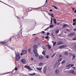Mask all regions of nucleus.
<instances>
[{
  "label": "nucleus",
  "mask_w": 76,
  "mask_h": 76,
  "mask_svg": "<svg viewBox=\"0 0 76 76\" xmlns=\"http://www.w3.org/2000/svg\"><path fill=\"white\" fill-rule=\"evenodd\" d=\"M74 12H75V13H76V10H75L74 11Z\"/></svg>",
  "instance_id": "nucleus-59"
},
{
  "label": "nucleus",
  "mask_w": 76,
  "mask_h": 76,
  "mask_svg": "<svg viewBox=\"0 0 76 76\" xmlns=\"http://www.w3.org/2000/svg\"><path fill=\"white\" fill-rule=\"evenodd\" d=\"M42 32L43 33V34H44V33H45V32L44 31H42Z\"/></svg>",
  "instance_id": "nucleus-53"
},
{
  "label": "nucleus",
  "mask_w": 76,
  "mask_h": 76,
  "mask_svg": "<svg viewBox=\"0 0 76 76\" xmlns=\"http://www.w3.org/2000/svg\"><path fill=\"white\" fill-rule=\"evenodd\" d=\"M25 53H26H26H27V50H25Z\"/></svg>",
  "instance_id": "nucleus-49"
},
{
  "label": "nucleus",
  "mask_w": 76,
  "mask_h": 76,
  "mask_svg": "<svg viewBox=\"0 0 76 76\" xmlns=\"http://www.w3.org/2000/svg\"><path fill=\"white\" fill-rule=\"evenodd\" d=\"M28 75H30V76H33L34 75H36V74L35 73H34L33 74H29Z\"/></svg>",
  "instance_id": "nucleus-12"
},
{
  "label": "nucleus",
  "mask_w": 76,
  "mask_h": 76,
  "mask_svg": "<svg viewBox=\"0 0 76 76\" xmlns=\"http://www.w3.org/2000/svg\"><path fill=\"white\" fill-rule=\"evenodd\" d=\"M36 35V34H33L32 35L33 36H34V35Z\"/></svg>",
  "instance_id": "nucleus-61"
},
{
  "label": "nucleus",
  "mask_w": 76,
  "mask_h": 76,
  "mask_svg": "<svg viewBox=\"0 0 76 76\" xmlns=\"http://www.w3.org/2000/svg\"><path fill=\"white\" fill-rule=\"evenodd\" d=\"M24 67L25 68H26V69H27L28 70H30L31 69V67L29 66H28L27 65H25L24 66Z\"/></svg>",
  "instance_id": "nucleus-5"
},
{
  "label": "nucleus",
  "mask_w": 76,
  "mask_h": 76,
  "mask_svg": "<svg viewBox=\"0 0 76 76\" xmlns=\"http://www.w3.org/2000/svg\"><path fill=\"white\" fill-rule=\"evenodd\" d=\"M73 57L72 58V60H74V58H75V56L73 55Z\"/></svg>",
  "instance_id": "nucleus-30"
},
{
  "label": "nucleus",
  "mask_w": 76,
  "mask_h": 76,
  "mask_svg": "<svg viewBox=\"0 0 76 76\" xmlns=\"http://www.w3.org/2000/svg\"><path fill=\"white\" fill-rule=\"evenodd\" d=\"M73 25H76V23H73Z\"/></svg>",
  "instance_id": "nucleus-52"
},
{
  "label": "nucleus",
  "mask_w": 76,
  "mask_h": 76,
  "mask_svg": "<svg viewBox=\"0 0 76 76\" xmlns=\"http://www.w3.org/2000/svg\"><path fill=\"white\" fill-rule=\"evenodd\" d=\"M61 60H62V58H60L58 59V61H61Z\"/></svg>",
  "instance_id": "nucleus-25"
},
{
  "label": "nucleus",
  "mask_w": 76,
  "mask_h": 76,
  "mask_svg": "<svg viewBox=\"0 0 76 76\" xmlns=\"http://www.w3.org/2000/svg\"><path fill=\"white\" fill-rule=\"evenodd\" d=\"M46 70H47V69H46V68H44L43 70V73H45V72H46Z\"/></svg>",
  "instance_id": "nucleus-14"
},
{
  "label": "nucleus",
  "mask_w": 76,
  "mask_h": 76,
  "mask_svg": "<svg viewBox=\"0 0 76 76\" xmlns=\"http://www.w3.org/2000/svg\"><path fill=\"white\" fill-rule=\"evenodd\" d=\"M63 47H64V45L60 46L59 47V48H62Z\"/></svg>",
  "instance_id": "nucleus-19"
},
{
  "label": "nucleus",
  "mask_w": 76,
  "mask_h": 76,
  "mask_svg": "<svg viewBox=\"0 0 76 76\" xmlns=\"http://www.w3.org/2000/svg\"><path fill=\"white\" fill-rule=\"evenodd\" d=\"M75 35V33H71L69 34V36H72V35Z\"/></svg>",
  "instance_id": "nucleus-9"
},
{
  "label": "nucleus",
  "mask_w": 76,
  "mask_h": 76,
  "mask_svg": "<svg viewBox=\"0 0 76 76\" xmlns=\"http://www.w3.org/2000/svg\"><path fill=\"white\" fill-rule=\"evenodd\" d=\"M68 26V25H67V24H64L63 25V27H64H64H66V26Z\"/></svg>",
  "instance_id": "nucleus-26"
},
{
  "label": "nucleus",
  "mask_w": 76,
  "mask_h": 76,
  "mask_svg": "<svg viewBox=\"0 0 76 76\" xmlns=\"http://www.w3.org/2000/svg\"><path fill=\"white\" fill-rule=\"evenodd\" d=\"M48 1V0H46L45 2L46 3H47Z\"/></svg>",
  "instance_id": "nucleus-58"
},
{
  "label": "nucleus",
  "mask_w": 76,
  "mask_h": 76,
  "mask_svg": "<svg viewBox=\"0 0 76 76\" xmlns=\"http://www.w3.org/2000/svg\"><path fill=\"white\" fill-rule=\"evenodd\" d=\"M20 55H21V56H22V55H23V53H20Z\"/></svg>",
  "instance_id": "nucleus-57"
},
{
  "label": "nucleus",
  "mask_w": 76,
  "mask_h": 76,
  "mask_svg": "<svg viewBox=\"0 0 76 76\" xmlns=\"http://www.w3.org/2000/svg\"><path fill=\"white\" fill-rule=\"evenodd\" d=\"M21 62L23 64H25L26 63V61L24 59H21Z\"/></svg>",
  "instance_id": "nucleus-4"
},
{
  "label": "nucleus",
  "mask_w": 76,
  "mask_h": 76,
  "mask_svg": "<svg viewBox=\"0 0 76 76\" xmlns=\"http://www.w3.org/2000/svg\"><path fill=\"white\" fill-rule=\"evenodd\" d=\"M54 25H51L50 26V28H54Z\"/></svg>",
  "instance_id": "nucleus-22"
},
{
  "label": "nucleus",
  "mask_w": 76,
  "mask_h": 76,
  "mask_svg": "<svg viewBox=\"0 0 76 76\" xmlns=\"http://www.w3.org/2000/svg\"><path fill=\"white\" fill-rule=\"evenodd\" d=\"M68 55V53H67V52H66L65 53H64V55L65 56H67Z\"/></svg>",
  "instance_id": "nucleus-20"
},
{
  "label": "nucleus",
  "mask_w": 76,
  "mask_h": 76,
  "mask_svg": "<svg viewBox=\"0 0 76 76\" xmlns=\"http://www.w3.org/2000/svg\"><path fill=\"white\" fill-rule=\"evenodd\" d=\"M48 48L49 50H50V49H51V46L50 45H48Z\"/></svg>",
  "instance_id": "nucleus-16"
},
{
  "label": "nucleus",
  "mask_w": 76,
  "mask_h": 76,
  "mask_svg": "<svg viewBox=\"0 0 76 76\" xmlns=\"http://www.w3.org/2000/svg\"><path fill=\"white\" fill-rule=\"evenodd\" d=\"M51 13H49V15H50H50H51Z\"/></svg>",
  "instance_id": "nucleus-64"
},
{
  "label": "nucleus",
  "mask_w": 76,
  "mask_h": 76,
  "mask_svg": "<svg viewBox=\"0 0 76 76\" xmlns=\"http://www.w3.org/2000/svg\"><path fill=\"white\" fill-rule=\"evenodd\" d=\"M55 73L56 75H58V74L59 73V70L56 69L55 71Z\"/></svg>",
  "instance_id": "nucleus-6"
},
{
  "label": "nucleus",
  "mask_w": 76,
  "mask_h": 76,
  "mask_svg": "<svg viewBox=\"0 0 76 76\" xmlns=\"http://www.w3.org/2000/svg\"><path fill=\"white\" fill-rule=\"evenodd\" d=\"M14 69L15 70H18V68L15 67Z\"/></svg>",
  "instance_id": "nucleus-43"
},
{
  "label": "nucleus",
  "mask_w": 76,
  "mask_h": 76,
  "mask_svg": "<svg viewBox=\"0 0 76 76\" xmlns=\"http://www.w3.org/2000/svg\"><path fill=\"white\" fill-rule=\"evenodd\" d=\"M11 39H11H11H10V41H11Z\"/></svg>",
  "instance_id": "nucleus-63"
},
{
  "label": "nucleus",
  "mask_w": 76,
  "mask_h": 76,
  "mask_svg": "<svg viewBox=\"0 0 76 76\" xmlns=\"http://www.w3.org/2000/svg\"><path fill=\"white\" fill-rule=\"evenodd\" d=\"M72 40L73 41H75V40H76V38H74L72 39Z\"/></svg>",
  "instance_id": "nucleus-36"
},
{
  "label": "nucleus",
  "mask_w": 76,
  "mask_h": 76,
  "mask_svg": "<svg viewBox=\"0 0 76 76\" xmlns=\"http://www.w3.org/2000/svg\"><path fill=\"white\" fill-rule=\"evenodd\" d=\"M73 66H74V64H72L71 65V67H73Z\"/></svg>",
  "instance_id": "nucleus-51"
},
{
  "label": "nucleus",
  "mask_w": 76,
  "mask_h": 76,
  "mask_svg": "<svg viewBox=\"0 0 76 76\" xmlns=\"http://www.w3.org/2000/svg\"><path fill=\"white\" fill-rule=\"evenodd\" d=\"M51 35L52 36V37H54V35L53 34V33L51 34Z\"/></svg>",
  "instance_id": "nucleus-55"
},
{
  "label": "nucleus",
  "mask_w": 76,
  "mask_h": 76,
  "mask_svg": "<svg viewBox=\"0 0 76 76\" xmlns=\"http://www.w3.org/2000/svg\"><path fill=\"white\" fill-rule=\"evenodd\" d=\"M0 2H1L2 3H4V4H6L7 5H8V6H9V5H8L7 4L4 3V2H2V1H1L0 0Z\"/></svg>",
  "instance_id": "nucleus-35"
},
{
  "label": "nucleus",
  "mask_w": 76,
  "mask_h": 76,
  "mask_svg": "<svg viewBox=\"0 0 76 76\" xmlns=\"http://www.w3.org/2000/svg\"><path fill=\"white\" fill-rule=\"evenodd\" d=\"M64 63H65V60H64L61 63V64H64Z\"/></svg>",
  "instance_id": "nucleus-28"
},
{
  "label": "nucleus",
  "mask_w": 76,
  "mask_h": 76,
  "mask_svg": "<svg viewBox=\"0 0 76 76\" xmlns=\"http://www.w3.org/2000/svg\"><path fill=\"white\" fill-rule=\"evenodd\" d=\"M25 51V50H23L22 51V53H24Z\"/></svg>",
  "instance_id": "nucleus-38"
},
{
  "label": "nucleus",
  "mask_w": 76,
  "mask_h": 76,
  "mask_svg": "<svg viewBox=\"0 0 76 76\" xmlns=\"http://www.w3.org/2000/svg\"><path fill=\"white\" fill-rule=\"evenodd\" d=\"M39 60H41V61L43 60H44V57H43L41 55H40L39 56Z\"/></svg>",
  "instance_id": "nucleus-3"
},
{
  "label": "nucleus",
  "mask_w": 76,
  "mask_h": 76,
  "mask_svg": "<svg viewBox=\"0 0 76 76\" xmlns=\"http://www.w3.org/2000/svg\"><path fill=\"white\" fill-rule=\"evenodd\" d=\"M72 53H70V55H71V56H72Z\"/></svg>",
  "instance_id": "nucleus-62"
},
{
  "label": "nucleus",
  "mask_w": 76,
  "mask_h": 76,
  "mask_svg": "<svg viewBox=\"0 0 76 76\" xmlns=\"http://www.w3.org/2000/svg\"><path fill=\"white\" fill-rule=\"evenodd\" d=\"M28 53H31V48H29L28 50Z\"/></svg>",
  "instance_id": "nucleus-24"
},
{
  "label": "nucleus",
  "mask_w": 76,
  "mask_h": 76,
  "mask_svg": "<svg viewBox=\"0 0 76 76\" xmlns=\"http://www.w3.org/2000/svg\"><path fill=\"white\" fill-rule=\"evenodd\" d=\"M49 29V27H48L47 28L45 29V31H47V29Z\"/></svg>",
  "instance_id": "nucleus-41"
},
{
  "label": "nucleus",
  "mask_w": 76,
  "mask_h": 76,
  "mask_svg": "<svg viewBox=\"0 0 76 76\" xmlns=\"http://www.w3.org/2000/svg\"><path fill=\"white\" fill-rule=\"evenodd\" d=\"M69 73H72L73 75H75L76 72L73 70H71L68 71Z\"/></svg>",
  "instance_id": "nucleus-2"
},
{
  "label": "nucleus",
  "mask_w": 76,
  "mask_h": 76,
  "mask_svg": "<svg viewBox=\"0 0 76 76\" xmlns=\"http://www.w3.org/2000/svg\"><path fill=\"white\" fill-rule=\"evenodd\" d=\"M15 61H18L20 60V54H19L18 52L16 53L15 52Z\"/></svg>",
  "instance_id": "nucleus-1"
},
{
  "label": "nucleus",
  "mask_w": 76,
  "mask_h": 76,
  "mask_svg": "<svg viewBox=\"0 0 76 76\" xmlns=\"http://www.w3.org/2000/svg\"><path fill=\"white\" fill-rule=\"evenodd\" d=\"M31 61H33L34 60V58H31Z\"/></svg>",
  "instance_id": "nucleus-37"
},
{
  "label": "nucleus",
  "mask_w": 76,
  "mask_h": 76,
  "mask_svg": "<svg viewBox=\"0 0 76 76\" xmlns=\"http://www.w3.org/2000/svg\"><path fill=\"white\" fill-rule=\"evenodd\" d=\"M53 20H54L55 21H56V19L54 18L53 19Z\"/></svg>",
  "instance_id": "nucleus-54"
},
{
  "label": "nucleus",
  "mask_w": 76,
  "mask_h": 76,
  "mask_svg": "<svg viewBox=\"0 0 76 76\" xmlns=\"http://www.w3.org/2000/svg\"><path fill=\"white\" fill-rule=\"evenodd\" d=\"M42 54H43L44 56H45V50H43V52L42 53Z\"/></svg>",
  "instance_id": "nucleus-13"
},
{
  "label": "nucleus",
  "mask_w": 76,
  "mask_h": 76,
  "mask_svg": "<svg viewBox=\"0 0 76 76\" xmlns=\"http://www.w3.org/2000/svg\"><path fill=\"white\" fill-rule=\"evenodd\" d=\"M42 48L44 50H45V47L44 46H42Z\"/></svg>",
  "instance_id": "nucleus-29"
},
{
  "label": "nucleus",
  "mask_w": 76,
  "mask_h": 76,
  "mask_svg": "<svg viewBox=\"0 0 76 76\" xmlns=\"http://www.w3.org/2000/svg\"><path fill=\"white\" fill-rule=\"evenodd\" d=\"M70 65H71V64L68 65L67 66V67H69V66H70Z\"/></svg>",
  "instance_id": "nucleus-50"
},
{
  "label": "nucleus",
  "mask_w": 76,
  "mask_h": 76,
  "mask_svg": "<svg viewBox=\"0 0 76 76\" xmlns=\"http://www.w3.org/2000/svg\"><path fill=\"white\" fill-rule=\"evenodd\" d=\"M76 19H73V22H76Z\"/></svg>",
  "instance_id": "nucleus-32"
},
{
  "label": "nucleus",
  "mask_w": 76,
  "mask_h": 76,
  "mask_svg": "<svg viewBox=\"0 0 76 76\" xmlns=\"http://www.w3.org/2000/svg\"><path fill=\"white\" fill-rule=\"evenodd\" d=\"M48 38H49V36H47L45 37V39H48Z\"/></svg>",
  "instance_id": "nucleus-31"
},
{
  "label": "nucleus",
  "mask_w": 76,
  "mask_h": 76,
  "mask_svg": "<svg viewBox=\"0 0 76 76\" xmlns=\"http://www.w3.org/2000/svg\"><path fill=\"white\" fill-rule=\"evenodd\" d=\"M67 31H68V32H70V30L68 29H67Z\"/></svg>",
  "instance_id": "nucleus-44"
},
{
  "label": "nucleus",
  "mask_w": 76,
  "mask_h": 76,
  "mask_svg": "<svg viewBox=\"0 0 76 76\" xmlns=\"http://www.w3.org/2000/svg\"><path fill=\"white\" fill-rule=\"evenodd\" d=\"M50 16H51V17H52V18H54V14L53 13H51L50 15Z\"/></svg>",
  "instance_id": "nucleus-21"
},
{
  "label": "nucleus",
  "mask_w": 76,
  "mask_h": 76,
  "mask_svg": "<svg viewBox=\"0 0 76 76\" xmlns=\"http://www.w3.org/2000/svg\"><path fill=\"white\" fill-rule=\"evenodd\" d=\"M56 55V53H54V54L53 55V56H52L51 58H53Z\"/></svg>",
  "instance_id": "nucleus-34"
},
{
  "label": "nucleus",
  "mask_w": 76,
  "mask_h": 76,
  "mask_svg": "<svg viewBox=\"0 0 76 76\" xmlns=\"http://www.w3.org/2000/svg\"><path fill=\"white\" fill-rule=\"evenodd\" d=\"M38 47V46L37 45H34V46L33 47V48H34V49H35L37 48Z\"/></svg>",
  "instance_id": "nucleus-10"
},
{
  "label": "nucleus",
  "mask_w": 76,
  "mask_h": 76,
  "mask_svg": "<svg viewBox=\"0 0 76 76\" xmlns=\"http://www.w3.org/2000/svg\"><path fill=\"white\" fill-rule=\"evenodd\" d=\"M42 65H43V63L41 62L39 64V66H42Z\"/></svg>",
  "instance_id": "nucleus-18"
},
{
  "label": "nucleus",
  "mask_w": 76,
  "mask_h": 76,
  "mask_svg": "<svg viewBox=\"0 0 76 76\" xmlns=\"http://www.w3.org/2000/svg\"><path fill=\"white\" fill-rule=\"evenodd\" d=\"M53 22H54L55 24H56L57 23V22L55 21H53Z\"/></svg>",
  "instance_id": "nucleus-40"
},
{
  "label": "nucleus",
  "mask_w": 76,
  "mask_h": 76,
  "mask_svg": "<svg viewBox=\"0 0 76 76\" xmlns=\"http://www.w3.org/2000/svg\"><path fill=\"white\" fill-rule=\"evenodd\" d=\"M33 51L34 53V54L36 53H37V50H36L35 49H34Z\"/></svg>",
  "instance_id": "nucleus-11"
},
{
  "label": "nucleus",
  "mask_w": 76,
  "mask_h": 76,
  "mask_svg": "<svg viewBox=\"0 0 76 76\" xmlns=\"http://www.w3.org/2000/svg\"><path fill=\"white\" fill-rule=\"evenodd\" d=\"M37 69L39 70L40 72H41V70H42V68H37Z\"/></svg>",
  "instance_id": "nucleus-8"
},
{
  "label": "nucleus",
  "mask_w": 76,
  "mask_h": 76,
  "mask_svg": "<svg viewBox=\"0 0 76 76\" xmlns=\"http://www.w3.org/2000/svg\"><path fill=\"white\" fill-rule=\"evenodd\" d=\"M52 7H54V8H55V9H56V10L58 9V8H57V7H56V6H54L52 5Z\"/></svg>",
  "instance_id": "nucleus-15"
},
{
  "label": "nucleus",
  "mask_w": 76,
  "mask_h": 76,
  "mask_svg": "<svg viewBox=\"0 0 76 76\" xmlns=\"http://www.w3.org/2000/svg\"><path fill=\"white\" fill-rule=\"evenodd\" d=\"M52 11H53V10L50 9L49 10V12H52Z\"/></svg>",
  "instance_id": "nucleus-48"
},
{
  "label": "nucleus",
  "mask_w": 76,
  "mask_h": 76,
  "mask_svg": "<svg viewBox=\"0 0 76 76\" xmlns=\"http://www.w3.org/2000/svg\"><path fill=\"white\" fill-rule=\"evenodd\" d=\"M50 33L48 32V33H47V35H50Z\"/></svg>",
  "instance_id": "nucleus-46"
},
{
  "label": "nucleus",
  "mask_w": 76,
  "mask_h": 76,
  "mask_svg": "<svg viewBox=\"0 0 76 76\" xmlns=\"http://www.w3.org/2000/svg\"><path fill=\"white\" fill-rule=\"evenodd\" d=\"M59 32V30H56V34H58Z\"/></svg>",
  "instance_id": "nucleus-23"
},
{
  "label": "nucleus",
  "mask_w": 76,
  "mask_h": 76,
  "mask_svg": "<svg viewBox=\"0 0 76 76\" xmlns=\"http://www.w3.org/2000/svg\"><path fill=\"white\" fill-rule=\"evenodd\" d=\"M53 19V18H51V21H50L51 22V24H52V20Z\"/></svg>",
  "instance_id": "nucleus-45"
},
{
  "label": "nucleus",
  "mask_w": 76,
  "mask_h": 76,
  "mask_svg": "<svg viewBox=\"0 0 76 76\" xmlns=\"http://www.w3.org/2000/svg\"><path fill=\"white\" fill-rule=\"evenodd\" d=\"M56 42H54L53 44V46H54V45H56Z\"/></svg>",
  "instance_id": "nucleus-33"
},
{
  "label": "nucleus",
  "mask_w": 76,
  "mask_h": 76,
  "mask_svg": "<svg viewBox=\"0 0 76 76\" xmlns=\"http://www.w3.org/2000/svg\"><path fill=\"white\" fill-rule=\"evenodd\" d=\"M35 55L36 57H38V53L37 52H36V53H35Z\"/></svg>",
  "instance_id": "nucleus-17"
},
{
  "label": "nucleus",
  "mask_w": 76,
  "mask_h": 76,
  "mask_svg": "<svg viewBox=\"0 0 76 76\" xmlns=\"http://www.w3.org/2000/svg\"><path fill=\"white\" fill-rule=\"evenodd\" d=\"M63 43L62 42H59L57 44L58 45H60L63 44Z\"/></svg>",
  "instance_id": "nucleus-7"
},
{
  "label": "nucleus",
  "mask_w": 76,
  "mask_h": 76,
  "mask_svg": "<svg viewBox=\"0 0 76 76\" xmlns=\"http://www.w3.org/2000/svg\"><path fill=\"white\" fill-rule=\"evenodd\" d=\"M70 67H68V68H67V69H70Z\"/></svg>",
  "instance_id": "nucleus-60"
},
{
  "label": "nucleus",
  "mask_w": 76,
  "mask_h": 76,
  "mask_svg": "<svg viewBox=\"0 0 76 76\" xmlns=\"http://www.w3.org/2000/svg\"><path fill=\"white\" fill-rule=\"evenodd\" d=\"M20 31H20V32H19V33L18 34H22V31H21L20 32Z\"/></svg>",
  "instance_id": "nucleus-47"
},
{
  "label": "nucleus",
  "mask_w": 76,
  "mask_h": 76,
  "mask_svg": "<svg viewBox=\"0 0 76 76\" xmlns=\"http://www.w3.org/2000/svg\"><path fill=\"white\" fill-rule=\"evenodd\" d=\"M59 57H62V55H60L59 56Z\"/></svg>",
  "instance_id": "nucleus-56"
},
{
  "label": "nucleus",
  "mask_w": 76,
  "mask_h": 76,
  "mask_svg": "<svg viewBox=\"0 0 76 76\" xmlns=\"http://www.w3.org/2000/svg\"><path fill=\"white\" fill-rule=\"evenodd\" d=\"M45 57L47 58H48V55L46 56Z\"/></svg>",
  "instance_id": "nucleus-42"
},
{
  "label": "nucleus",
  "mask_w": 76,
  "mask_h": 76,
  "mask_svg": "<svg viewBox=\"0 0 76 76\" xmlns=\"http://www.w3.org/2000/svg\"><path fill=\"white\" fill-rule=\"evenodd\" d=\"M1 44H5V42H0V43Z\"/></svg>",
  "instance_id": "nucleus-27"
},
{
  "label": "nucleus",
  "mask_w": 76,
  "mask_h": 76,
  "mask_svg": "<svg viewBox=\"0 0 76 76\" xmlns=\"http://www.w3.org/2000/svg\"><path fill=\"white\" fill-rule=\"evenodd\" d=\"M38 39V38L37 37H35V40H37Z\"/></svg>",
  "instance_id": "nucleus-39"
}]
</instances>
